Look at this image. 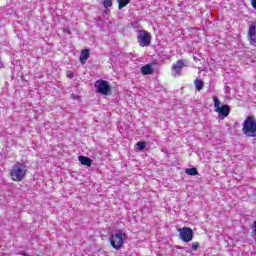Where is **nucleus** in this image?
<instances>
[{
	"label": "nucleus",
	"instance_id": "1",
	"mask_svg": "<svg viewBox=\"0 0 256 256\" xmlns=\"http://www.w3.org/2000/svg\"><path fill=\"white\" fill-rule=\"evenodd\" d=\"M109 241L113 249L119 251V249L123 247V243L127 241V234L123 232V230H116L114 233L110 235Z\"/></svg>",
	"mask_w": 256,
	"mask_h": 256
},
{
	"label": "nucleus",
	"instance_id": "3",
	"mask_svg": "<svg viewBox=\"0 0 256 256\" xmlns=\"http://www.w3.org/2000/svg\"><path fill=\"white\" fill-rule=\"evenodd\" d=\"M242 131L247 137H256V121L253 116H248L245 119Z\"/></svg>",
	"mask_w": 256,
	"mask_h": 256
},
{
	"label": "nucleus",
	"instance_id": "13",
	"mask_svg": "<svg viewBox=\"0 0 256 256\" xmlns=\"http://www.w3.org/2000/svg\"><path fill=\"white\" fill-rule=\"evenodd\" d=\"M186 175H190L192 177H195V175H199V171L197 168H187L185 170Z\"/></svg>",
	"mask_w": 256,
	"mask_h": 256
},
{
	"label": "nucleus",
	"instance_id": "14",
	"mask_svg": "<svg viewBox=\"0 0 256 256\" xmlns=\"http://www.w3.org/2000/svg\"><path fill=\"white\" fill-rule=\"evenodd\" d=\"M131 3V0H118V9H123V7H127Z\"/></svg>",
	"mask_w": 256,
	"mask_h": 256
},
{
	"label": "nucleus",
	"instance_id": "8",
	"mask_svg": "<svg viewBox=\"0 0 256 256\" xmlns=\"http://www.w3.org/2000/svg\"><path fill=\"white\" fill-rule=\"evenodd\" d=\"M187 66V61L180 59L175 64L172 65V75L173 77H181V71L183 67Z\"/></svg>",
	"mask_w": 256,
	"mask_h": 256
},
{
	"label": "nucleus",
	"instance_id": "18",
	"mask_svg": "<svg viewBox=\"0 0 256 256\" xmlns=\"http://www.w3.org/2000/svg\"><path fill=\"white\" fill-rule=\"evenodd\" d=\"M192 249H193V251H197L199 249L198 242L192 244Z\"/></svg>",
	"mask_w": 256,
	"mask_h": 256
},
{
	"label": "nucleus",
	"instance_id": "19",
	"mask_svg": "<svg viewBox=\"0 0 256 256\" xmlns=\"http://www.w3.org/2000/svg\"><path fill=\"white\" fill-rule=\"evenodd\" d=\"M66 76L68 77V79H73V72L72 71H68L67 73H66Z\"/></svg>",
	"mask_w": 256,
	"mask_h": 256
},
{
	"label": "nucleus",
	"instance_id": "9",
	"mask_svg": "<svg viewBox=\"0 0 256 256\" xmlns=\"http://www.w3.org/2000/svg\"><path fill=\"white\" fill-rule=\"evenodd\" d=\"M180 239H182L185 243H189V241H193V230L189 227H184L179 229Z\"/></svg>",
	"mask_w": 256,
	"mask_h": 256
},
{
	"label": "nucleus",
	"instance_id": "17",
	"mask_svg": "<svg viewBox=\"0 0 256 256\" xmlns=\"http://www.w3.org/2000/svg\"><path fill=\"white\" fill-rule=\"evenodd\" d=\"M105 9H107V7H112L113 6V0H104L103 3Z\"/></svg>",
	"mask_w": 256,
	"mask_h": 256
},
{
	"label": "nucleus",
	"instance_id": "23",
	"mask_svg": "<svg viewBox=\"0 0 256 256\" xmlns=\"http://www.w3.org/2000/svg\"><path fill=\"white\" fill-rule=\"evenodd\" d=\"M3 67V61H1V57H0V68Z\"/></svg>",
	"mask_w": 256,
	"mask_h": 256
},
{
	"label": "nucleus",
	"instance_id": "16",
	"mask_svg": "<svg viewBox=\"0 0 256 256\" xmlns=\"http://www.w3.org/2000/svg\"><path fill=\"white\" fill-rule=\"evenodd\" d=\"M136 145H137V149H139V151H143V149H145V147L147 146V144L145 142H138Z\"/></svg>",
	"mask_w": 256,
	"mask_h": 256
},
{
	"label": "nucleus",
	"instance_id": "24",
	"mask_svg": "<svg viewBox=\"0 0 256 256\" xmlns=\"http://www.w3.org/2000/svg\"><path fill=\"white\" fill-rule=\"evenodd\" d=\"M22 255H23V256H31V255H29V254H27V253H22Z\"/></svg>",
	"mask_w": 256,
	"mask_h": 256
},
{
	"label": "nucleus",
	"instance_id": "2",
	"mask_svg": "<svg viewBox=\"0 0 256 256\" xmlns=\"http://www.w3.org/2000/svg\"><path fill=\"white\" fill-rule=\"evenodd\" d=\"M10 175L13 181H23V179H25V175H27V166L21 162H17L13 165Z\"/></svg>",
	"mask_w": 256,
	"mask_h": 256
},
{
	"label": "nucleus",
	"instance_id": "12",
	"mask_svg": "<svg viewBox=\"0 0 256 256\" xmlns=\"http://www.w3.org/2000/svg\"><path fill=\"white\" fill-rule=\"evenodd\" d=\"M79 161L82 165H86V167H91L93 161L89 158V157H86V156H79Z\"/></svg>",
	"mask_w": 256,
	"mask_h": 256
},
{
	"label": "nucleus",
	"instance_id": "7",
	"mask_svg": "<svg viewBox=\"0 0 256 256\" xmlns=\"http://www.w3.org/2000/svg\"><path fill=\"white\" fill-rule=\"evenodd\" d=\"M94 87L97 88V91L101 95H109L111 92V86L107 80H97L94 84Z\"/></svg>",
	"mask_w": 256,
	"mask_h": 256
},
{
	"label": "nucleus",
	"instance_id": "15",
	"mask_svg": "<svg viewBox=\"0 0 256 256\" xmlns=\"http://www.w3.org/2000/svg\"><path fill=\"white\" fill-rule=\"evenodd\" d=\"M194 85L196 87V91H201V89H203V80L201 79H196L194 81Z\"/></svg>",
	"mask_w": 256,
	"mask_h": 256
},
{
	"label": "nucleus",
	"instance_id": "6",
	"mask_svg": "<svg viewBox=\"0 0 256 256\" xmlns=\"http://www.w3.org/2000/svg\"><path fill=\"white\" fill-rule=\"evenodd\" d=\"M247 39L252 47H256V19L248 25Z\"/></svg>",
	"mask_w": 256,
	"mask_h": 256
},
{
	"label": "nucleus",
	"instance_id": "10",
	"mask_svg": "<svg viewBox=\"0 0 256 256\" xmlns=\"http://www.w3.org/2000/svg\"><path fill=\"white\" fill-rule=\"evenodd\" d=\"M89 55H91L89 49H83L80 53V63H87Z\"/></svg>",
	"mask_w": 256,
	"mask_h": 256
},
{
	"label": "nucleus",
	"instance_id": "5",
	"mask_svg": "<svg viewBox=\"0 0 256 256\" xmlns=\"http://www.w3.org/2000/svg\"><path fill=\"white\" fill-rule=\"evenodd\" d=\"M137 41L140 47H149L151 45V34L145 30L138 32Z\"/></svg>",
	"mask_w": 256,
	"mask_h": 256
},
{
	"label": "nucleus",
	"instance_id": "22",
	"mask_svg": "<svg viewBox=\"0 0 256 256\" xmlns=\"http://www.w3.org/2000/svg\"><path fill=\"white\" fill-rule=\"evenodd\" d=\"M63 31H64V33H69V29L68 28H65Z\"/></svg>",
	"mask_w": 256,
	"mask_h": 256
},
{
	"label": "nucleus",
	"instance_id": "21",
	"mask_svg": "<svg viewBox=\"0 0 256 256\" xmlns=\"http://www.w3.org/2000/svg\"><path fill=\"white\" fill-rule=\"evenodd\" d=\"M225 91H226V93H229V91H231V88L229 86H226Z\"/></svg>",
	"mask_w": 256,
	"mask_h": 256
},
{
	"label": "nucleus",
	"instance_id": "20",
	"mask_svg": "<svg viewBox=\"0 0 256 256\" xmlns=\"http://www.w3.org/2000/svg\"><path fill=\"white\" fill-rule=\"evenodd\" d=\"M251 4L253 9H256V0H251Z\"/></svg>",
	"mask_w": 256,
	"mask_h": 256
},
{
	"label": "nucleus",
	"instance_id": "11",
	"mask_svg": "<svg viewBox=\"0 0 256 256\" xmlns=\"http://www.w3.org/2000/svg\"><path fill=\"white\" fill-rule=\"evenodd\" d=\"M141 73L142 75H152L153 67L149 64H146L145 66L141 67Z\"/></svg>",
	"mask_w": 256,
	"mask_h": 256
},
{
	"label": "nucleus",
	"instance_id": "4",
	"mask_svg": "<svg viewBox=\"0 0 256 256\" xmlns=\"http://www.w3.org/2000/svg\"><path fill=\"white\" fill-rule=\"evenodd\" d=\"M213 103L215 113H218V115L223 118L229 117V114L231 113V108L229 105L221 104V101H219L217 96L213 97Z\"/></svg>",
	"mask_w": 256,
	"mask_h": 256
}]
</instances>
